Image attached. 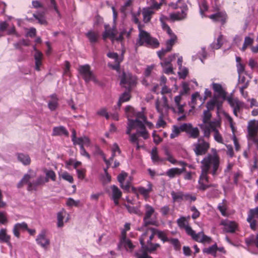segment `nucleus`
Listing matches in <instances>:
<instances>
[{
  "label": "nucleus",
  "instance_id": "1",
  "mask_svg": "<svg viewBox=\"0 0 258 258\" xmlns=\"http://www.w3.org/2000/svg\"><path fill=\"white\" fill-rule=\"evenodd\" d=\"M201 163L202 172L198 181V188L205 191L209 187H217L216 184H208V174L210 173L213 176L219 174L221 171L219 157L217 154H208L203 159Z\"/></svg>",
  "mask_w": 258,
  "mask_h": 258
},
{
  "label": "nucleus",
  "instance_id": "2",
  "mask_svg": "<svg viewBox=\"0 0 258 258\" xmlns=\"http://www.w3.org/2000/svg\"><path fill=\"white\" fill-rule=\"evenodd\" d=\"M139 34L138 39L137 40L136 45L141 46L145 45L157 48L159 46V42L156 38L151 36L147 31L142 30V27L139 25Z\"/></svg>",
  "mask_w": 258,
  "mask_h": 258
},
{
  "label": "nucleus",
  "instance_id": "3",
  "mask_svg": "<svg viewBox=\"0 0 258 258\" xmlns=\"http://www.w3.org/2000/svg\"><path fill=\"white\" fill-rule=\"evenodd\" d=\"M221 121L212 122L208 127L203 125L202 132L204 133V137L209 138L210 137L211 132H213L215 140L220 143H223V138L218 130L219 128H221Z\"/></svg>",
  "mask_w": 258,
  "mask_h": 258
},
{
  "label": "nucleus",
  "instance_id": "4",
  "mask_svg": "<svg viewBox=\"0 0 258 258\" xmlns=\"http://www.w3.org/2000/svg\"><path fill=\"white\" fill-rule=\"evenodd\" d=\"M120 79V85L125 89H131L136 85V77L130 73L123 72L119 76Z\"/></svg>",
  "mask_w": 258,
  "mask_h": 258
},
{
  "label": "nucleus",
  "instance_id": "5",
  "mask_svg": "<svg viewBox=\"0 0 258 258\" xmlns=\"http://www.w3.org/2000/svg\"><path fill=\"white\" fill-rule=\"evenodd\" d=\"M145 213L143 218V224L141 229H143L148 225H157V222L156 220L151 218L152 215L154 213V209L150 205L146 204L145 206Z\"/></svg>",
  "mask_w": 258,
  "mask_h": 258
},
{
  "label": "nucleus",
  "instance_id": "6",
  "mask_svg": "<svg viewBox=\"0 0 258 258\" xmlns=\"http://www.w3.org/2000/svg\"><path fill=\"white\" fill-rule=\"evenodd\" d=\"M203 137H200L198 142L193 145L195 147L194 151L197 156L205 154L210 148L209 143L205 141Z\"/></svg>",
  "mask_w": 258,
  "mask_h": 258
},
{
  "label": "nucleus",
  "instance_id": "7",
  "mask_svg": "<svg viewBox=\"0 0 258 258\" xmlns=\"http://www.w3.org/2000/svg\"><path fill=\"white\" fill-rule=\"evenodd\" d=\"M78 71L86 82H89L91 80L95 81V77L91 71L89 64L80 66L79 67Z\"/></svg>",
  "mask_w": 258,
  "mask_h": 258
},
{
  "label": "nucleus",
  "instance_id": "8",
  "mask_svg": "<svg viewBox=\"0 0 258 258\" xmlns=\"http://www.w3.org/2000/svg\"><path fill=\"white\" fill-rule=\"evenodd\" d=\"M108 57L114 60V64L108 63V66L113 70L119 72L120 70V64L123 60V56H119L116 52H109L107 53Z\"/></svg>",
  "mask_w": 258,
  "mask_h": 258
},
{
  "label": "nucleus",
  "instance_id": "9",
  "mask_svg": "<svg viewBox=\"0 0 258 258\" xmlns=\"http://www.w3.org/2000/svg\"><path fill=\"white\" fill-rule=\"evenodd\" d=\"M247 131L248 139L251 140L253 143L257 142L258 126L254 120H251L248 122Z\"/></svg>",
  "mask_w": 258,
  "mask_h": 258
},
{
  "label": "nucleus",
  "instance_id": "10",
  "mask_svg": "<svg viewBox=\"0 0 258 258\" xmlns=\"http://www.w3.org/2000/svg\"><path fill=\"white\" fill-rule=\"evenodd\" d=\"M182 132H185L189 137L192 139H196L199 136V130L198 127H193L190 123H184L181 125Z\"/></svg>",
  "mask_w": 258,
  "mask_h": 258
},
{
  "label": "nucleus",
  "instance_id": "11",
  "mask_svg": "<svg viewBox=\"0 0 258 258\" xmlns=\"http://www.w3.org/2000/svg\"><path fill=\"white\" fill-rule=\"evenodd\" d=\"M174 9L180 8L181 9V12H177L176 13H172L170 15V18L173 21H179L185 19L186 17V12L187 11V6L185 4L180 6H176L174 8Z\"/></svg>",
  "mask_w": 258,
  "mask_h": 258
},
{
  "label": "nucleus",
  "instance_id": "12",
  "mask_svg": "<svg viewBox=\"0 0 258 258\" xmlns=\"http://www.w3.org/2000/svg\"><path fill=\"white\" fill-rule=\"evenodd\" d=\"M153 229H155L154 228H147L146 229V231L142 234L141 237L140 238V244L143 247L145 246V241L147 239V236L149 235L148 239L152 240L156 234L155 231L153 230Z\"/></svg>",
  "mask_w": 258,
  "mask_h": 258
},
{
  "label": "nucleus",
  "instance_id": "13",
  "mask_svg": "<svg viewBox=\"0 0 258 258\" xmlns=\"http://www.w3.org/2000/svg\"><path fill=\"white\" fill-rule=\"evenodd\" d=\"M46 180L44 176H39L36 180L29 182L27 190L28 191L36 190L38 186L42 185L46 183Z\"/></svg>",
  "mask_w": 258,
  "mask_h": 258
},
{
  "label": "nucleus",
  "instance_id": "14",
  "mask_svg": "<svg viewBox=\"0 0 258 258\" xmlns=\"http://www.w3.org/2000/svg\"><path fill=\"white\" fill-rule=\"evenodd\" d=\"M212 117V114L210 113V111L205 110L203 112V115L202 116V120L203 123L200 124V127L201 129L202 130L203 125L206 126L208 127L210 124L212 122L216 121H220V120L214 119L213 120H211V118Z\"/></svg>",
  "mask_w": 258,
  "mask_h": 258
},
{
  "label": "nucleus",
  "instance_id": "15",
  "mask_svg": "<svg viewBox=\"0 0 258 258\" xmlns=\"http://www.w3.org/2000/svg\"><path fill=\"white\" fill-rule=\"evenodd\" d=\"M221 224L224 226V231L227 233H233L237 227L236 224L228 220H223Z\"/></svg>",
  "mask_w": 258,
  "mask_h": 258
},
{
  "label": "nucleus",
  "instance_id": "16",
  "mask_svg": "<svg viewBox=\"0 0 258 258\" xmlns=\"http://www.w3.org/2000/svg\"><path fill=\"white\" fill-rule=\"evenodd\" d=\"M36 240L43 248H46L50 243L49 240L46 237L45 232L43 231L37 236Z\"/></svg>",
  "mask_w": 258,
  "mask_h": 258
},
{
  "label": "nucleus",
  "instance_id": "17",
  "mask_svg": "<svg viewBox=\"0 0 258 258\" xmlns=\"http://www.w3.org/2000/svg\"><path fill=\"white\" fill-rule=\"evenodd\" d=\"M121 236L122 237L120 241V244L123 245L125 248H128L131 251L133 250L134 248V245L133 244L131 240L126 238L125 231L124 230L121 231Z\"/></svg>",
  "mask_w": 258,
  "mask_h": 258
},
{
  "label": "nucleus",
  "instance_id": "18",
  "mask_svg": "<svg viewBox=\"0 0 258 258\" xmlns=\"http://www.w3.org/2000/svg\"><path fill=\"white\" fill-rule=\"evenodd\" d=\"M227 101L233 110L240 111V109L242 108L243 103L237 99L228 97Z\"/></svg>",
  "mask_w": 258,
  "mask_h": 258
},
{
  "label": "nucleus",
  "instance_id": "19",
  "mask_svg": "<svg viewBox=\"0 0 258 258\" xmlns=\"http://www.w3.org/2000/svg\"><path fill=\"white\" fill-rule=\"evenodd\" d=\"M51 100L48 103V107L51 111H54L58 106V99L55 94L50 96Z\"/></svg>",
  "mask_w": 258,
  "mask_h": 258
},
{
  "label": "nucleus",
  "instance_id": "20",
  "mask_svg": "<svg viewBox=\"0 0 258 258\" xmlns=\"http://www.w3.org/2000/svg\"><path fill=\"white\" fill-rule=\"evenodd\" d=\"M27 224L25 222L18 223L16 224L13 228V232L14 235L19 238L20 237V230H26L27 229Z\"/></svg>",
  "mask_w": 258,
  "mask_h": 258
},
{
  "label": "nucleus",
  "instance_id": "21",
  "mask_svg": "<svg viewBox=\"0 0 258 258\" xmlns=\"http://www.w3.org/2000/svg\"><path fill=\"white\" fill-rule=\"evenodd\" d=\"M69 132L63 126H59L54 127L52 130V135L53 136H58L64 135L69 136Z\"/></svg>",
  "mask_w": 258,
  "mask_h": 258
},
{
  "label": "nucleus",
  "instance_id": "22",
  "mask_svg": "<svg viewBox=\"0 0 258 258\" xmlns=\"http://www.w3.org/2000/svg\"><path fill=\"white\" fill-rule=\"evenodd\" d=\"M154 13L153 9L150 7L144 8L142 10V15L144 22H149L151 20V16Z\"/></svg>",
  "mask_w": 258,
  "mask_h": 258
},
{
  "label": "nucleus",
  "instance_id": "23",
  "mask_svg": "<svg viewBox=\"0 0 258 258\" xmlns=\"http://www.w3.org/2000/svg\"><path fill=\"white\" fill-rule=\"evenodd\" d=\"M226 15L224 12H218L211 15L209 18L214 21L220 22L224 24L226 20Z\"/></svg>",
  "mask_w": 258,
  "mask_h": 258
},
{
  "label": "nucleus",
  "instance_id": "24",
  "mask_svg": "<svg viewBox=\"0 0 258 258\" xmlns=\"http://www.w3.org/2000/svg\"><path fill=\"white\" fill-rule=\"evenodd\" d=\"M131 89H126L125 91L121 95L117 104L118 108L120 107L122 103L127 101L130 99V92L131 91Z\"/></svg>",
  "mask_w": 258,
  "mask_h": 258
},
{
  "label": "nucleus",
  "instance_id": "25",
  "mask_svg": "<svg viewBox=\"0 0 258 258\" xmlns=\"http://www.w3.org/2000/svg\"><path fill=\"white\" fill-rule=\"evenodd\" d=\"M159 246V244L153 243H152V240L148 239L147 241V245L145 244V246L144 247L141 245V248L145 249L146 250H147L148 252L151 253L155 251Z\"/></svg>",
  "mask_w": 258,
  "mask_h": 258
},
{
  "label": "nucleus",
  "instance_id": "26",
  "mask_svg": "<svg viewBox=\"0 0 258 258\" xmlns=\"http://www.w3.org/2000/svg\"><path fill=\"white\" fill-rule=\"evenodd\" d=\"M46 9H45L44 11L42 12H37L36 14H33V16L37 20H38V23L42 25H47V22L45 19L44 17V15Z\"/></svg>",
  "mask_w": 258,
  "mask_h": 258
},
{
  "label": "nucleus",
  "instance_id": "27",
  "mask_svg": "<svg viewBox=\"0 0 258 258\" xmlns=\"http://www.w3.org/2000/svg\"><path fill=\"white\" fill-rule=\"evenodd\" d=\"M186 234L190 236L194 240L200 242V237H202L203 231L200 232L198 233H196L195 231L192 230L191 227H187Z\"/></svg>",
  "mask_w": 258,
  "mask_h": 258
},
{
  "label": "nucleus",
  "instance_id": "28",
  "mask_svg": "<svg viewBox=\"0 0 258 258\" xmlns=\"http://www.w3.org/2000/svg\"><path fill=\"white\" fill-rule=\"evenodd\" d=\"M156 108L157 110V111L161 114V115L160 116L158 120V122L156 124V127L157 128L160 127L162 126H163L164 125H165L166 122L162 118V109L160 108L159 106V101L157 100L156 102L155 103Z\"/></svg>",
  "mask_w": 258,
  "mask_h": 258
},
{
  "label": "nucleus",
  "instance_id": "29",
  "mask_svg": "<svg viewBox=\"0 0 258 258\" xmlns=\"http://www.w3.org/2000/svg\"><path fill=\"white\" fill-rule=\"evenodd\" d=\"M124 206L131 214H135L139 216L143 215L142 212L140 210V206L133 207L126 204H124Z\"/></svg>",
  "mask_w": 258,
  "mask_h": 258
},
{
  "label": "nucleus",
  "instance_id": "30",
  "mask_svg": "<svg viewBox=\"0 0 258 258\" xmlns=\"http://www.w3.org/2000/svg\"><path fill=\"white\" fill-rule=\"evenodd\" d=\"M7 230L5 228H2L0 230V242L10 243V236L8 235L7 233Z\"/></svg>",
  "mask_w": 258,
  "mask_h": 258
},
{
  "label": "nucleus",
  "instance_id": "31",
  "mask_svg": "<svg viewBox=\"0 0 258 258\" xmlns=\"http://www.w3.org/2000/svg\"><path fill=\"white\" fill-rule=\"evenodd\" d=\"M86 36L88 38L91 44H94L97 42L99 37V35L97 33L91 30L89 31L86 34Z\"/></svg>",
  "mask_w": 258,
  "mask_h": 258
},
{
  "label": "nucleus",
  "instance_id": "32",
  "mask_svg": "<svg viewBox=\"0 0 258 258\" xmlns=\"http://www.w3.org/2000/svg\"><path fill=\"white\" fill-rule=\"evenodd\" d=\"M148 188H145L144 187L140 186L139 187L138 189L139 193L146 198L148 197L150 192L152 190V185L151 182H148Z\"/></svg>",
  "mask_w": 258,
  "mask_h": 258
},
{
  "label": "nucleus",
  "instance_id": "33",
  "mask_svg": "<svg viewBox=\"0 0 258 258\" xmlns=\"http://www.w3.org/2000/svg\"><path fill=\"white\" fill-rule=\"evenodd\" d=\"M171 195L173 202H181L184 199V194L182 191L175 192L174 191H172Z\"/></svg>",
  "mask_w": 258,
  "mask_h": 258
},
{
  "label": "nucleus",
  "instance_id": "34",
  "mask_svg": "<svg viewBox=\"0 0 258 258\" xmlns=\"http://www.w3.org/2000/svg\"><path fill=\"white\" fill-rule=\"evenodd\" d=\"M17 158L18 160L25 165H29L30 163V158L27 154L19 153L18 154Z\"/></svg>",
  "mask_w": 258,
  "mask_h": 258
},
{
  "label": "nucleus",
  "instance_id": "35",
  "mask_svg": "<svg viewBox=\"0 0 258 258\" xmlns=\"http://www.w3.org/2000/svg\"><path fill=\"white\" fill-rule=\"evenodd\" d=\"M151 159L154 163H160L162 162L164 159L160 158L158 155L157 149L156 147L153 148L152 149L151 153Z\"/></svg>",
  "mask_w": 258,
  "mask_h": 258
},
{
  "label": "nucleus",
  "instance_id": "36",
  "mask_svg": "<svg viewBox=\"0 0 258 258\" xmlns=\"http://www.w3.org/2000/svg\"><path fill=\"white\" fill-rule=\"evenodd\" d=\"M164 19H167V18L165 16H162L160 18V21H161V23L162 24V29L164 31H165L170 36H172V35H175L172 32V31L171 29H170V28L169 27V26L164 22Z\"/></svg>",
  "mask_w": 258,
  "mask_h": 258
},
{
  "label": "nucleus",
  "instance_id": "37",
  "mask_svg": "<svg viewBox=\"0 0 258 258\" xmlns=\"http://www.w3.org/2000/svg\"><path fill=\"white\" fill-rule=\"evenodd\" d=\"M147 252H148L147 250H146L143 248H141L135 252V255L136 258H153L148 254Z\"/></svg>",
  "mask_w": 258,
  "mask_h": 258
},
{
  "label": "nucleus",
  "instance_id": "38",
  "mask_svg": "<svg viewBox=\"0 0 258 258\" xmlns=\"http://www.w3.org/2000/svg\"><path fill=\"white\" fill-rule=\"evenodd\" d=\"M218 250V246L216 244H214L208 248H205L203 249V252L207 254H210L214 256H216L217 251Z\"/></svg>",
  "mask_w": 258,
  "mask_h": 258
},
{
  "label": "nucleus",
  "instance_id": "39",
  "mask_svg": "<svg viewBox=\"0 0 258 258\" xmlns=\"http://www.w3.org/2000/svg\"><path fill=\"white\" fill-rule=\"evenodd\" d=\"M245 243L247 246L253 244L258 248V233L256 234L255 237L252 235L250 237L246 239Z\"/></svg>",
  "mask_w": 258,
  "mask_h": 258
},
{
  "label": "nucleus",
  "instance_id": "40",
  "mask_svg": "<svg viewBox=\"0 0 258 258\" xmlns=\"http://www.w3.org/2000/svg\"><path fill=\"white\" fill-rule=\"evenodd\" d=\"M177 223L180 228L184 229L186 232L187 228L191 227L189 225H187V222L184 217H181L178 219L177 220Z\"/></svg>",
  "mask_w": 258,
  "mask_h": 258
},
{
  "label": "nucleus",
  "instance_id": "41",
  "mask_svg": "<svg viewBox=\"0 0 258 258\" xmlns=\"http://www.w3.org/2000/svg\"><path fill=\"white\" fill-rule=\"evenodd\" d=\"M44 172L46 175V177H44V179L46 180V182H48L49 181V179H50L52 181H55L56 175L55 172L53 170L46 169Z\"/></svg>",
  "mask_w": 258,
  "mask_h": 258
},
{
  "label": "nucleus",
  "instance_id": "42",
  "mask_svg": "<svg viewBox=\"0 0 258 258\" xmlns=\"http://www.w3.org/2000/svg\"><path fill=\"white\" fill-rule=\"evenodd\" d=\"M156 232V234L158 237L163 242L169 241V239L167 237L166 234L162 231L159 230L157 229H153Z\"/></svg>",
  "mask_w": 258,
  "mask_h": 258
},
{
  "label": "nucleus",
  "instance_id": "43",
  "mask_svg": "<svg viewBox=\"0 0 258 258\" xmlns=\"http://www.w3.org/2000/svg\"><path fill=\"white\" fill-rule=\"evenodd\" d=\"M125 111L128 119L134 116H136L137 113H138L133 107L129 105L125 107Z\"/></svg>",
  "mask_w": 258,
  "mask_h": 258
},
{
  "label": "nucleus",
  "instance_id": "44",
  "mask_svg": "<svg viewBox=\"0 0 258 258\" xmlns=\"http://www.w3.org/2000/svg\"><path fill=\"white\" fill-rule=\"evenodd\" d=\"M180 171L178 168H172L167 170L166 172V175L170 178H173L176 175H180Z\"/></svg>",
  "mask_w": 258,
  "mask_h": 258
},
{
  "label": "nucleus",
  "instance_id": "45",
  "mask_svg": "<svg viewBox=\"0 0 258 258\" xmlns=\"http://www.w3.org/2000/svg\"><path fill=\"white\" fill-rule=\"evenodd\" d=\"M247 221L249 223L250 228L252 230L255 231L258 228V219L247 217Z\"/></svg>",
  "mask_w": 258,
  "mask_h": 258
},
{
  "label": "nucleus",
  "instance_id": "46",
  "mask_svg": "<svg viewBox=\"0 0 258 258\" xmlns=\"http://www.w3.org/2000/svg\"><path fill=\"white\" fill-rule=\"evenodd\" d=\"M111 188L112 190V198L119 199L122 195L120 190L115 185L111 186Z\"/></svg>",
  "mask_w": 258,
  "mask_h": 258
},
{
  "label": "nucleus",
  "instance_id": "47",
  "mask_svg": "<svg viewBox=\"0 0 258 258\" xmlns=\"http://www.w3.org/2000/svg\"><path fill=\"white\" fill-rule=\"evenodd\" d=\"M223 36L222 35H220L217 39L216 42H214L211 44V47L212 49H218L220 48L222 46V40Z\"/></svg>",
  "mask_w": 258,
  "mask_h": 258
},
{
  "label": "nucleus",
  "instance_id": "48",
  "mask_svg": "<svg viewBox=\"0 0 258 258\" xmlns=\"http://www.w3.org/2000/svg\"><path fill=\"white\" fill-rule=\"evenodd\" d=\"M182 132L181 129V125L180 126H177L176 125L173 126V129L171 134H170V138L173 139L176 137H177L180 133Z\"/></svg>",
  "mask_w": 258,
  "mask_h": 258
},
{
  "label": "nucleus",
  "instance_id": "49",
  "mask_svg": "<svg viewBox=\"0 0 258 258\" xmlns=\"http://www.w3.org/2000/svg\"><path fill=\"white\" fill-rule=\"evenodd\" d=\"M253 42V39L251 38L249 36H246L245 37V39H244V43H243V46L241 48V50L242 51H244L245 50V49H246V48L251 45L252 44Z\"/></svg>",
  "mask_w": 258,
  "mask_h": 258
},
{
  "label": "nucleus",
  "instance_id": "50",
  "mask_svg": "<svg viewBox=\"0 0 258 258\" xmlns=\"http://www.w3.org/2000/svg\"><path fill=\"white\" fill-rule=\"evenodd\" d=\"M216 98H214L207 102L206 104V110L209 111L214 110L216 107Z\"/></svg>",
  "mask_w": 258,
  "mask_h": 258
},
{
  "label": "nucleus",
  "instance_id": "51",
  "mask_svg": "<svg viewBox=\"0 0 258 258\" xmlns=\"http://www.w3.org/2000/svg\"><path fill=\"white\" fill-rule=\"evenodd\" d=\"M133 122V126L134 128L136 127L139 128L140 130L144 129V128L146 127L144 124V122L141 120H140L139 119L136 118L135 119H131Z\"/></svg>",
  "mask_w": 258,
  "mask_h": 258
},
{
  "label": "nucleus",
  "instance_id": "52",
  "mask_svg": "<svg viewBox=\"0 0 258 258\" xmlns=\"http://www.w3.org/2000/svg\"><path fill=\"white\" fill-rule=\"evenodd\" d=\"M164 0H160V2L158 3L155 0H150L149 3L151 6L150 7L152 9H159L161 6L162 5Z\"/></svg>",
  "mask_w": 258,
  "mask_h": 258
},
{
  "label": "nucleus",
  "instance_id": "53",
  "mask_svg": "<svg viewBox=\"0 0 258 258\" xmlns=\"http://www.w3.org/2000/svg\"><path fill=\"white\" fill-rule=\"evenodd\" d=\"M247 217L258 219V206L249 210Z\"/></svg>",
  "mask_w": 258,
  "mask_h": 258
},
{
  "label": "nucleus",
  "instance_id": "54",
  "mask_svg": "<svg viewBox=\"0 0 258 258\" xmlns=\"http://www.w3.org/2000/svg\"><path fill=\"white\" fill-rule=\"evenodd\" d=\"M176 39V36L175 35H172L170 36V38L166 41V46L172 49V47Z\"/></svg>",
  "mask_w": 258,
  "mask_h": 258
},
{
  "label": "nucleus",
  "instance_id": "55",
  "mask_svg": "<svg viewBox=\"0 0 258 258\" xmlns=\"http://www.w3.org/2000/svg\"><path fill=\"white\" fill-rule=\"evenodd\" d=\"M63 218L64 216L63 215L62 212H58L57 214V226L58 227H62L63 226Z\"/></svg>",
  "mask_w": 258,
  "mask_h": 258
},
{
  "label": "nucleus",
  "instance_id": "56",
  "mask_svg": "<svg viewBox=\"0 0 258 258\" xmlns=\"http://www.w3.org/2000/svg\"><path fill=\"white\" fill-rule=\"evenodd\" d=\"M171 50L169 47L167 46L165 48H162L161 50L158 51L157 52V54L158 57L160 59H162L163 57L167 53L170 52Z\"/></svg>",
  "mask_w": 258,
  "mask_h": 258
},
{
  "label": "nucleus",
  "instance_id": "57",
  "mask_svg": "<svg viewBox=\"0 0 258 258\" xmlns=\"http://www.w3.org/2000/svg\"><path fill=\"white\" fill-rule=\"evenodd\" d=\"M174 246L175 249L178 250L180 248V244L178 239L171 238L169 239V241Z\"/></svg>",
  "mask_w": 258,
  "mask_h": 258
},
{
  "label": "nucleus",
  "instance_id": "58",
  "mask_svg": "<svg viewBox=\"0 0 258 258\" xmlns=\"http://www.w3.org/2000/svg\"><path fill=\"white\" fill-rule=\"evenodd\" d=\"M180 71L178 72V76L180 79H184L185 78L188 73V69L184 67L183 69H180Z\"/></svg>",
  "mask_w": 258,
  "mask_h": 258
},
{
  "label": "nucleus",
  "instance_id": "59",
  "mask_svg": "<svg viewBox=\"0 0 258 258\" xmlns=\"http://www.w3.org/2000/svg\"><path fill=\"white\" fill-rule=\"evenodd\" d=\"M207 52L204 47L202 48L201 51L199 52L197 54L199 58L203 63H204L203 59L207 57Z\"/></svg>",
  "mask_w": 258,
  "mask_h": 258
},
{
  "label": "nucleus",
  "instance_id": "60",
  "mask_svg": "<svg viewBox=\"0 0 258 258\" xmlns=\"http://www.w3.org/2000/svg\"><path fill=\"white\" fill-rule=\"evenodd\" d=\"M213 89L215 92L218 93L220 94H221L223 93V89L222 86L220 84L217 83H213Z\"/></svg>",
  "mask_w": 258,
  "mask_h": 258
},
{
  "label": "nucleus",
  "instance_id": "61",
  "mask_svg": "<svg viewBox=\"0 0 258 258\" xmlns=\"http://www.w3.org/2000/svg\"><path fill=\"white\" fill-rule=\"evenodd\" d=\"M190 210L194 212L191 215V218L193 219H196L200 216V213L197 210V209L196 208V207L195 206H193L191 207Z\"/></svg>",
  "mask_w": 258,
  "mask_h": 258
},
{
  "label": "nucleus",
  "instance_id": "62",
  "mask_svg": "<svg viewBox=\"0 0 258 258\" xmlns=\"http://www.w3.org/2000/svg\"><path fill=\"white\" fill-rule=\"evenodd\" d=\"M200 14L202 15V17L204 16V13L207 11L208 9V6L207 3L205 2H203L200 5Z\"/></svg>",
  "mask_w": 258,
  "mask_h": 258
},
{
  "label": "nucleus",
  "instance_id": "63",
  "mask_svg": "<svg viewBox=\"0 0 258 258\" xmlns=\"http://www.w3.org/2000/svg\"><path fill=\"white\" fill-rule=\"evenodd\" d=\"M115 33L113 32L112 30H106L103 34V39H106L108 37H111L112 38L115 37Z\"/></svg>",
  "mask_w": 258,
  "mask_h": 258
},
{
  "label": "nucleus",
  "instance_id": "64",
  "mask_svg": "<svg viewBox=\"0 0 258 258\" xmlns=\"http://www.w3.org/2000/svg\"><path fill=\"white\" fill-rule=\"evenodd\" d=\"M61 176L63 179L69 181V182H70V183L73 182L74 179H73V176L72 175H71L68 172H66L63 173L62 174Z\"/></svg>",
  "mask_w": 258,
  "mask_h": 258
}]
</instances>
